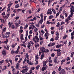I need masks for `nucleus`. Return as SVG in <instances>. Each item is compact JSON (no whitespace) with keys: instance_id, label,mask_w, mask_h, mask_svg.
Instances as JSON below:
<instances>
[{"instance_id":"f257e3e1","label":"nucleus","mask_w":74,"mask_h":74,"mask_svg":"<svg viewBox=\"0 0 74 74\" xmlns=\"http://www.w3.org/2000/svg\"><path fill=\"white\" fill-rule=\"evenodd\" d=\"M22 68L23 69H25V68H26L25 69H23L21 72H22L23 74H24V73H25V72H27V70H28V69H29V67H27V66H23Z\"/></svg>"},{"instance_id":"f03ea898","label":"nucleus","mask_w":74,"mask_h":74,"mask_svg":"<svg viewBox=\"0 0 74 74\" xmlns=\"http://www.w3.org/2000/svg\"><path fill=\"white\" fill-rule=\"evenodd\" d=\"M52 12L51 11V8H50L47 11V15H48V14H52Z\"/></svg>"},{"instance_id":"7ed1b4c3","label":"nucleus","mask_w":74,"mask_h":74,"mask_svg":"<svg viewBox=\"0 0 74 74\" xmlns=\"http://www.w3.org/2000/svg\"><path fill=\"white\" fill-rule=\"evenodd\" d=\"M40 51L42 52V53H44L45 52V49L44 47H42L40 48Z\"/></svg>"},{"instance_id":"20e7f679","label":"nucleus","mask_w":74,"mask_h":74,"mask_svg":"<svg viewBox=\"0 0 74 74\" xmlns=\"http://www.w3.org/2000/svg\"><path fill=\"white\" fill-rule=\"evenodd\" d=\"M10 34V32H7L6 33L5 36V38H8L9 37V35Z\"/></svg>"},{"instance_id":"39448f33","label":"nucleus","mask_w":74,"mask_h":74,"mask_svg":"<svg viewBox=\"0 0 74 74\" xmlns=\"http://www.w3.org/2000/svg\"><path fill=\"white\" fill-rule=\"evenodd\" d=\"M2 54L3 55V56H5L7 54V53L4 50H3V51H2Z\"/></svg>"},{"instance_id":"423d86ee","label":"nucleus","mask_w":74,"mask_h":74,"mask_svg":"<svg viewBox=\"0 0 74 74\" xmlns=\"http://www.w3.org/2000/svg\"><path fill=\"white\" fill-rule=\"evenodd\" d=\"M55 43H53L52 44L51 43V42H50L49 45H48V47H52L53 45H55Z\"/></svg>"},{"instance_id":"0eeeda50","label":"nucleus","mask_w":74,"mask_h":74,"mask_svg":"<svg viewBox=\"0 0 74 74\" xmlns=\"http://www.w3.org/2000/svg\"><path fill=\"white\" fill-rule=\"evenodd\" d=\"M16 52V51H14L13 50H12L11 51V54L12 55H13L14 53H16V54H18V53H18V52Z\"/></svg>"},{"instance_id":"6e6552de","label":"nucleus","mask_w":74,"mask_h":74,"mask_svg":"<svg viewBox=\"0 0 74 74\" xmlns=\"http://www.w3.org/2000/svg\"><path fill=\"white\" fill-rule=\"evenodd\" d=\"M61 72L60 73V74H64L66 73V71L64 70V69H62Z\"/></svg>"},{"instance_id":"1a4fd4ad","label":"nucleus","mask_w":74,"mask_h":74,"mask_svg":"<svg viewBox=\"0 0 74 74\" xmlns=\"http://www.w3.org/2000/svg\"><path fill=\"white\" fill-rule=\"evenodd\" d=\"M45 54L44 53H42L41 56V57H40V59L41 60H42L44 57H45Z\"/></svg>"},{"instance_id":"9d476101","label":"nucleus","mask_w":74,"mask_h":74,"mask_svg":"<svg viewBox=\"0 0 74 74\" xmlns=\"http://www.w3.org/2000/svg\"><path fill=\"white\" fill-rule=\"evenodd\" d=\"M65 22H66L67 24H69V23H70V21L69 20V19H66L65 20Z\"/></svg>"},{"instance_id":"9b49d317","label":"nucleus","mask_w":74,"mask_h":74,"mask_svg":"<svg viewBox=\"0 0 74 74\" xmlns=\"http://www.w3.org/2000/svg\"><path fill=\"white\" fill-rule=\"evenodd\" d=\"M2 30L3 31L2 32V34H3L4 33V32H5V31H6V27L4 28Z\"/></svg>"},{"instance_id":"f8f14e48","label":"nucleus","mask_w":74,"mask_h":74,"mask_svg":"<svg viewBox=\"0 0 74 74\" xmlns=\"http://www.w3.org/2000/svg\"><path fill=\"white\" fill-rule=\"evenodd\" d=\"M49 33H48V32H46V33L45 34V37H46V36H49Z\"/></svg>"},{"instance_id":"ddd939ff","label":"nucleus","mask_w":74,"mask_h":74,"mask_svg":"<svg viewBox=\"0 0 74 74\" xmlns=\"http://www.w3.org/2000/svg\"><path fill=\"white\" fill-rule=\"evenodd\" d=\"M47 61H43V66L44 67H45V66H46V64H47Z\"/></svg>"},{"instance_id":"4468645a","label":"nucleus","mask_w":74,"mask_h":74,"mask_svg":"<svg viewBox=\"0 0 74 74\" xmlns=\"http://www.w3.org/2000/svg\"><path fill=\"white\" fill-rule=\"evenodd\" d=\"M20 39L24 40V38H23V34H21L20 37Z\"/></svg>"},{"instance_id":"2eb2a0df","label":"nucleus","mask_w":74,"mask_h":74,"mask_svg":"<svg viewBox=\"0 0 74 74\" xmlns=\"http://www.w3.org/2000/svg\"><path fill=\"white\" fill-rule=\"evenodd\" d=\"M59 32L58 31H56V38L59 37Z\"/></svg>"},{"instance_id":"dca6fc26","label":"nucleus","mask_w":74,"mask_h":74,"mask_svg":"<svg viewBox=\"0 0 74 74\" xmlns=\"http://www.w3.org/2000/svg\"><path fill=\"white\" fill-rule=\"evenodd\" d=\"M29 2L30 3H32L33 2H34V3H36L37 1L36 0H30L29 1Z\"/></svg>"},{"instance_id":"f3484780","label":"nucleus","mask_w":74,"mask_h":74,"mask_svg":"<svg viewBox=\"0 0 74 74\" xmlns=\"http://www.w3.org/2000/svg\"><path fill=\"white\" fill-rule=\"evenodd\" d=\"M4 67L5 68H3L2 69V71H4V70H7V66H4Z\"/></svg>"},{"instance_id":"a211bd4d","label":"nucleus","mask_w":74,"mask_h":74,"mask_svg":"<svg viewBox=\"0 0 74 74\" xmlns=\"http://www.w3.org/2000/svg\"><path fill=\"white\" fill-rule=\"evenodd\" d=\"M21 47H20L19 46H18V48L17 50L16 51V52H18H18H19V49H20Z\"/></svg>"},{"instance_id":"6ab92c4d","label":"nucleus","mask_w":74,"mask_h":74,"mask_svg":"<svg viewBox=\"0 0 74 74\" xmlns=\"http://www.w3.org/2000/svg\"><path fill=\"white\" fill-rule=\"evenodd\" d=\"M58 59H54L53 60V61L54 62V63H57V62H58Z\"/></svg>"},{"instance_id":"aec40b11","label":"nucleus","mask_w":74,"mask_h":74,"mask_svg":"<svg viewBox=\"0 0 74 74\" xmlns=\"http://www.w3.org/2000/svg\"><path fill=\"white\" fill-rule=\"evenodd\" d=\"M41 70L42 71H45V70H46V69H45V66L43 67Z\"/></svg>"},{"instance_id":"412c9836","label":"nucleus","mask_w":74,"mask_h":74,"mask_svg":"<svg viewBox=\"0 0 74 74\" xmlns=\"http://www.w3.org/2000/svg\"><path fill=\"white\" fill-rule=\"evenodd\" d=\"M57 56H60L61 55V52H57Z\"/></svg>"},{"instance_id":"4be33fe9","label":"nucleus","mask_w":74,"mask_h":74,"mask_svg":"<svg viewBox=\"0 0 74 74\" xmlns=\"http://www.w3.org/2000/svg\"><path fill=\"white\" fill-rule=\"evenodd\" d=\"M40 65H37L36 66V70H38V69L40 68Z\"/></svg>"},{"instance_id":"5701e85b","label":"nucleus","mask_w":74,"mask_h":74,"mask_svg":"<svg viewBox=\"0 0 74 74\" xmlns=\"http://www.w3.org/2000/svg\"><path fill=\"white\" fill-rule=\"evenodd\" d=\"M26 57V58H27V59H29L28 58H29V55H28V53H27L25 55Z\"/></svg>"},{"instance_id":"b1692460","label":"nucleus","mask_w":74,"mask_h":74,"mask_svg":"<svg viewBox=\"0 0 74 74\" xmlns=\"http://www.w3.org/2000/svg\"><path fill=\"white\" fill-rule=\"evenodd\" d=\"M19 24L18 23L16 22L15 23V25L16 27H19Z\"/></svg>"},{"instance_id":"393cba45","label":"nucleus","mask_w":74,"mask_h":74,"mask_svg":"<svg viewBox=\"0 0 74 74\" xmlns=\"http://www.w3.org/2000/svg\"><path fill=\"white\" fill-rule=\"evenodd\" d=\"M4 62V60H2L0 61V63L1 64H1H3V63Z\"/></svg>"},{"instance_id":"a878e982","label":"nucleus","mask_w":74,"mask_h":74,"mask_svg":"<svg viewBox=\"0 0 74 74\" xmlns=\"http://www.w3.org/2000/svg\"><path fill=\"white\" fill-rule=\"evenodd\" d=\"M49 52V50L48 49H47L46 50V49H45V52L47 53H48Z\"/></svg>"},{"instance_id":"bb28decb","label":"nucleus","mask_w":74,"mask_h":74,"mask_svg":"<svg viewBox=\"0 0 74 74\" xmlns=\"http://www.w3.org/2000/svg\"><path fill=\"white\" fill-rule=\"evenodd\" d=\"M71 12V14L69 16H70L71 17H72V16H73V14H74V13L72 12Z\"/></svg>"},{"instance_id":"cd10ccee","label":"nucleus","mask_w":74,"mask_h":74,"mask_svg":"<svg viewBox=\"0 0 74 74\" xmlns=\"http://www.w3.org/2000/svg\"><path fill=\"white\" fill-rule=\"evenodd\" d=\"M10 8L8 7V8L7 9V12H10Z\"/></svg>"},{"instance_id":"c85d7f7f","label":"nucleus","mask_w":74,"mask_h":74,"mask_svg":"<svg viewBox=\"0 0 74 74\" xmlns=\"http://www.w3.org/2000/svg\"><path fill=\"white\" fill-rule=\"evenodd\" d=\"M43 15H44V14L43 13H41L40 14V18H43Z\"/></svg>"},{"instance_id":"c756f323","label":"nucleus","mask_w":74,"mask_h":74,"mask_svg":"<svg viewBox=\"0 0 74 74\" xmlns=\"http://www.w3.org/2000/svg\"><path fill=\"white\" fill-rule=\"evenodd\" d=\"M28 35H29V34L28 33V31L27 30L26 32L25 36H28Z\"/></svg>"},{"instance_id":"7c9ffc66","label":"nucleus","mask_w":74,"mask_h":74,"mask_svg":"<svg viewBox=\"0 0 74 74\" xmlns=\"http://www.w3.org/2000/svg\"><path fill=\"white\" fill-rule=\"evenodd\" d=\"M28 64L29 66H30V65H32L33 64V63H32V62L30 61L28 63Z\"/></svg>"},{"instance_id":"2f4dec72","label":"nucleus","mask_w":74,"mask_h":74,"mask_svg":"<svg viewBox=\"0 0 74 74\" xmlns=\"http://www.w3.org/2000/svg\"><path fill=\"white\" fill-rule=\"evenodd\" d=\"M28 27V25L27 24H26V25H25V27H24V29H27V28Z\"/></svg>"},{"instance_id":"473e14b6","label":"nucleus","mask_w":74,"mask_h":74,"mask_svg":"<svg viewBox=\"0 0 74 74\" xmlns=\"http://www.w3.org/2000/svg\"><path fill=\"white\" fill-rule=\"evenodd\" d=\"M39 38H40V40H43V38H42L41 37L40 34V36H39Z\"/></svg>"},{"instance_id":"72a5a7b5","label":"nucleus","mask_w":74,"mask_h":74,"mask_svg":"<svg viewBox=\"0 0 74 74\" xmlns=\"http://www.w3.org/2000/svg\"><path fill=\"white\" fill-rule=\"evenodd\" d=\"M34 37L36 40H39V38L38 37V36H34Z\"/></svg>"},{"instance_id":"f704fd0d","label":"nucleus","mask_w":74,"mask_h":74,"mask_svg":"<svg viewBox=\"0 0 74 74\" xmlns=\"http://www.w3.org/2000/svg\"><path fill=\"white\" fill-rule=\"evenodd\" d=\"M36 59H38V56L36 55L35 56Z\"/></svg>"},{"instance_id":"c9c22d12","label":"nucleus","mask_w":74,"mask_h":74,"mask_svg":"<svg viewBox=\"0 0 74 74\" xmlns=\"http://www.w3.org/2000/svg\"><path fill=\"white\" fill-rule=\"evenodd\" d=\"M32 46V45H27V47L29 48V49H30V47Z\"/></svg>"},{"instance_id":"e433bc0d","label":"nucleus","mask_w":74,"mask_h":74,"mask_svg":"<svg viewBox=\"0 0 74 74\" xmlns=\"http://www.w3.org/2000/svg\"><path fill=\"white\" fill-rule=\"evenodd\" d=\"M66 60V59H64L61 61V62H63H63H65Z\"/></svg>"},{"instance_id":"4c0bfd02","label":"nucleus","mask_w":74,"mask_h":74,"mask_svg":"<svg viewBox=\"0 0 74 74\" xmlns=\"http://www.w3.org/2000/svg\"><path fill=\"white\" fill-rule=\"evenodd\" d=\"M60 18H61V19H64V16H62V15H60Z\"/></svg>"},{"instance_id":"58836bf2","label":"nucleus","mask_w":74,"mask_h":74,"mask_svg":"<svg viewBox=\"0 0 74 74\" xmlns=\"http://www.w3.org/2000/svg\"><path fill=\"white\" fill-rule=\"evenodd\" d=\"M11 5H12V4H10V3H9V4L8 5V6L9 7V8H10Z\"/></svg>"},{"instance_id":"ea45409f","label":"nucleus","mask_w":74,"mask_h":74,"mask_svg":"<svg viewBox=\"0 0 74 74\" xmlns=\"http://www.w3.org/2000/svg\"><path fill=\"white\" fill-rule=\"evenodd\" d=\"M31 36H32V35L31 34H30L29 35L28 38L29 40H30V37H31Z\"/></svg>"},{"instance_id":"a19ab883","label":"nucleus","mask_w":74,"mask_h":74,"mask_svg":"<svg viewBox=\"0 0 74 74\" xmlns=\"http://www.w3.org/2000/svg\"><path fill=\"white\" fill-rule=\"evenodd\" d=\"M59 30H63V26H61V27L60 28V27H59Z\"/></svg>"},{"instance_id":"79ce46f5","label":"nucleus","mask_w":74,"mask_h":74,"mask_svg":"<svg viewBox=\"0 0 74 74\" xmlns=\"http://www.w3.org/2000/svg\"><path fill=\"white\" fill-rule=\"evenodd\" d=\"M66 60H67V61H69V60H70V58L68 57L66 58Z\"/></svg>"},{"instance_id":"37998d69","label":"nucleus","mask_w":74,"mask_h":74,"mask_svg":"<svg viewBox=\"0 0 74 74\" xmlns=\"http://www.w3.org/2000/svg\"><path fill=\"white\" fill-rule=\"evenodd\" d=\"M52 18H53V16L51 15L49 17V19H52Z\"/></svg>"},{"instance_id":"c03bdc74","label":"nucleus","mask_w":74,"mask_h":74,"mask_svg":"<svg viewBox=\"0 0 74 74\" xmlns=\"http://www.w3.org/2000/svg\"><path fill=\"white\" fill-rule=\"evenodd\" d=\"M68 19H69V20L71 21V17H70V16L69 15L68 16Z\"/></svg>"},{"instance_id":"a18cd8bd","label":"nucleus","mask_w":74,"mask_h":74,"mask_svg":"<svg viewBox=\"0 0 74 74\" xmlns=\"http://www.w3.org/2000/svg\"><path fill=\"white\" fill-rule=\"evenodd\" d=\"M51 56L52 57H54V56H55V53H52Z\"/></svg>"},{"instance_id":"49530a36","label":"nucleus","mask_w":74,"mask_h":74,"mask_svg":"<svg viewBox=\"0 0 74 74\" xmlns=\"http://www.w3.org/2000/svg\"><path fill=\"white\" fill-rule=\"evenodd\" d=\"M8 17L7 16H3V17L4 18H6V19H8Z\"/></svg>"},{"instance_id":"de8ad7c7","label":"nucleus","mask_w":74,"mask_h":74,"mask_svg":"<svg viewBox=\"0 0 74 74\" xmlns=\"http://www.w3.org/2000/svg\"><path fill=\"white\" fill-rule=\"evenodd\" d=\"M57 3V2H54L53 3V5H52V7H53V5H55V4H56Z\"/></svg>"},{"instance_id":"09e8293b","label":"nucleus","mask_w":74,"mask_h":74,"mask_svg":"<svg viewBox=\"0 0 74 74\" xmlns=\"http://www.w3.org/2000/svg\"><path fill=\"white\" fill-rule=\"evenodd\" d=\"M62 70V68H61V66H60L58 68V70L59 71H60Z\"/></svg>"},{"instance_id":"8fccbe9b","label":"nucleus","mask_w":74,"mask_h":74,"mask_svg":"<svg viewBox=\"0 0 74 74\" xmlns=\"http://www.w3.org/2000/svg\"><path fill=\"white\" fill-rule=\"evenodd\" d=\"M22 11V9H21L17 10V11L18 12H19V11Z\"/></svg>"},{"instance_id":"3c124183","label":"nucleus","mask_w":74,"mask_h":74,"mask_svg":"<svg viewBox=\"0 0 74 74\" xmlns=\"http://www.w3.org/2000/svg\"><path fill=\"white\" fill-rule=\"evenodd\" d=\"M39 46V45H35V47L36 48H37V47H38Z\"/></svg>"},{"instance_id":"603ef678","label":"nucleus","mask_w":74,"mask_h":74,"mask_svg":"<svg viewBox=\"0 0 74 74\" xmlns=\"http://www.w3.org/2000/svg\"><path fill=\"white\" fill-rule=\"evenodd\" d=\"M51 41H52V42H53V41H54V39H53V38H52L50 39Z\"/></svg>"},{"instance_id":"864d4df0","label":"nucleus","mask_w":74,"mask_h":74,"mask_svg":"<svg viewBox=\"0 0 74 74\" xmlns=\"http://www.w3.org/2000/svg\"><path fill=\"white\" fill-rule=\"evenodd\" d=\"M25 41H27V36H26V37H25Z\"/></svg>"},{"instance_id":"5fc2aeb1","label":"nucleus","mask_w":74,"mask_h":74,"mask_svg":"<svg viewBox=\"0 0 74 74\" xmlns=\"http://www.w3.org/2000/svg\"><path fill=\"white\" fill-rule=\"evenodd\" d=\"M36 26H37L38 27H39L40 26V23L37 24L36 25Z\"/></svg>"},{"instance_id":"6e6d98bb","label":"nucleus","mask_w":74,"mask_h":74,"mask_svg":"<svg viewBox=\"0 0 74 74\" xmlns=\"http://www.w3.org/2000/svg\"><path fill=\"white\" fill-rule=\"evenodd\" d=\"M21 45V46L24 47H26V45L25 44H22Z\"/></svg>"},{"instance_id":"4d7b16f0","label":"nucleus","mask_w":74,"mask_h":74,"mask_svg":"<svg viewBox=\"0 0 74 74\" xmlns=\"http://www.w3.org/2000/svg\"><path fill=\"white\" fill-rule=\"evenodd\" d=\"M51 63H52V60H50L49 61V64H51Z\"/></svg>"},{"instance_id":"13d9d810","label":"nucleus","mask_w":74,"mask_h":74,"mask_svg":"<svg viewBox=\"0 0 74 74\" xmlns=\"http://www.w3.org/2000/svg\"><path fill=\"white\" fill-rule=\"evenodd\" d=\"M44 27H45V25L43 24L42 25V26L41 25V29H42V28H44Z\"/></svg>"},{"instance_id":"bf43d9fd","label":"nucleus","mask_w":74,"mask_h":74,"mask_svg":"<svg viewBox=\"0 0 74 74\" xmlns=\"http://www.w3.org/2000/svg\"><path fill=\"white\" fill-rule=\"evenodd\" d=\"M63 24H65V23L64 22H62L61 23V25L62 26V25H63Z\"/></svg>"},{"instance_id":"052dcab7","label":"nucleus","mask_w":74,"mask_h":74,"mask_svg":"<svg viewBox=\"0 0 74 74\" xmlns=\"http://www.w3.org/2000/svg\"><path fill=\"white\" fill-rule=\"evenodd\" d=\"M9 60V61L11 63V64H12V60Z\"/></svg>"},{"instance_id":"680f3d73","label":"nucleus","mask_w":74,"mask_h":74,"mask_svg":"<svg viewBox=\"0 0 74 74\" xmlns=\"http://www.w3.org/2000/svg\"><path fill=\"white\" fill-rule=\"evenodd\" d=\"M63 44H64L65 45H66L67 44V40H66L64 42Z\"/></svg>"},{"instance_id":"e2e57ef3","label":"nucleus","mask_w":74,"mask_h":74,"mask_svg":"<svg viewBox=\"0 0 74 74\" xmlns=\"http://www.w3.org/2000/svg\"><path fill=\"white\" fill-rule=\"evenodd\" d=\"M56 48H60L59 47V45H56Z\"/></svg>"},{"instance_id":"0e129e2a","label":"nucleus","mask_w":74,"mask_h":74,"mask_svg":"<svg viewBox=\"0 0 74 74\" xmlns=\"http://www.w3.org/2000/svg\"><path fill=\"white\" fill-rule=\"evenodd\" d=\"M57 52H60V51H61V50H60V49H58L57 50Z\"/></svg>"},{"instance_id":"69168bd1","label":"nucleus","mask_w":74,"mask_h":74,"mask_svg":"<svg viewBox=\"0 0 74 74\" xmlns=\"http://www.w3.org/2000/svg\"><path fill=\"white\" fill-rule=\"evenodd\" d=\"M35 69V67H33L31 68V70H34Z\"/></svg>"},{"instance_id":"338daca9","label":"nucleus","mask_w":74,"mask_h":74,"mask_svg":"<svg viewBox=\"0 0 74 74\" xmlns=\"http://www.w3.org/2000/svg\"><path fill=\"white\" fill-rule=\"evenodd\" d=\"M12 29H15V26H14V25H13L12 26Z\"/></svg>"},{"instance_id":"774afa93","label":"nucleus","mask_w":74,"mask_h":74,"mask_svg":"<svg viewBox=\"0 0 74 74\" xmlns=\"http://www.w3.org/2000/svg\"><path fill=\"white\" fill-rule=\"evenodd\" d=\"M35 27V26L34 25H32V29H34V27Z\"/></svg>"}]
</instances>
